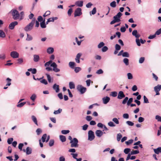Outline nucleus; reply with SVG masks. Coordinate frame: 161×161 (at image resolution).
<instances>
[{"label":"nucleus","instance_id":"f257e3e1","mask_svg":"<svg viewBox=\"0 0 161 161\" xmlns=\"http://www.w3.org/2000/svg\"><path fill=\"white\" fill-rule=\"evenodd\" d=\"M122 14L120 12H119L116 15L113 17L114 19L110 23V25H113L116 22L121 21L120 18L122 15Z\"/></svg>","mask_w":161,"mask_h":161},{"label":"nucleus","instance_id":"f03ea898","mask_svg":"<svg viewBox=\"0 0 161 161\" xmlns=\"http://www.w3.org/2000/svg\"><path fill=\"white\" fill-rule=\"evenodd\" d=\"M9 14H11L14 20H17L20 17L19 13L16 9H12L9 12Z\"/></svg>","mask_w":161,"mask_h":161},{"label":"nucleus","instance_id":"7ed1b4c3","mask_svg":"<svg viewBox=\"0 0 161 161\" xmlns=\"http://www.w3.org/2000/svg\"><path fill=\"white\" fill-rule=\"evenodd\" d=\"M132 35L136 38V42L137 45L138 46H140L141 45V44L140 42L139 39L138 38L140 36V35L138 33L137 31L136 30L133 31L132 32Z\"/></svg>","mask_w":161,"mask_h":161},{"label":"nucleus","instance_id":"20e7f679","mask_svg":"<svg viewBox=\"0 0 161 161\" xmlns=\"http://www.w3.org/2000/svg\"><path fill=\"white\" fill-rule=\"evenodd\" d=\"M35 23V19H33L31 22L27 25L24 28V30L26 31H28L31 30Z\"/></svg>","mask_w":161,"mask_h":161},{"label":"nucleus","instance_id":"39448f33","mask_svg":"<svg viewBox=\"0 0 161 161\" xmlns=\"http://www.w3.org/2000/svg\"><path fill=\"white\" fill-rule=\"evenodd\" d=\"M78 141L76 138H74L72 141H71L70 142L71 143V147H78Z\"/></svg>","mask_w":161,"mask_h":161},{"label":"nucleus","instance_id":"423d86ee","mask_svg":"<svg viewBox=\"0 0 161 161\" xmlns=\"http://www.w3.org/2000/svg\"><path fill=\"white\" fill-rule=\"evenodd\" d=\"M76 89L80 92L81 94L84 93L86 91V88L80 85H77Z\"/></svg>","mask_w":161,"mask_h":161},{"label":"nucleus","instance_id":"0eeeda50","mask_svg":"<svg viewBox=\"0 0 161 161\" xmlns=\"http://www.w3.org/2000/svg\"><path fill=\"white\" fill-rule=\"evenodd\" d=\"M82 14V9L80 8H77L75 10L74 13V17L80 16Z\"/></svg>","mask_w":161,"mask_h":161},{"label":"nucleus","instance_id":"6e6552de","mask_svg":"<svg viewBox=\"0 0 161 161\" xmlns=\"http://www.w3.org/2000/svg\"><path fill=\"white\" fill-rule=\"evenodd\" d=\"M95 136L94 132L92 130H90L88 132V140L90 141L94 139Z\"/></svg>","mask_w":161,"mask_h":161},{"label":"nucleus","instance_id":"1a4fd4ad","mask_svg":"<svg viewBox=\"0 0 161 161\" xmlns=\"http://www.w3.org/2000/svg\"><path fill=\"white\" fill-rule=\"evenodd\" d=\"M18 24V22L16 21H15L11 22L9 25L8 28L11 30L13 29L15 26Z\"/></svg>","mask_w":161,"mask_h":161},{"label":"nucleus","instance_id":"9d476101","mask_svg":"<svg viewBox=\"0 0 161 161\" xmlns=\"http://www.w3.org/2000/svg\"><path fill=\"white\" fill-rule=\"evenodd\" d=\"M125 97L124 92L122 91H120L119 92L117 98L119 99H121Z\"/></svg>","mask_w":161,"mask_h":161},{"label":"nucleus","instance_id":"9b49d317","mask_svg":"<svg viewBox=\"0 0 161 161\" xmlns=\"http://www.w3.org/2000/svg\"><path fill=\"white\" fill-rule=\"evenodd\" d=\"M10 56L13 58H16L19 57V54L16 51H12L10 53Z\"/></svg>","mask_w":161,"mask_h":161},{"label":"nucleus","instance_id":"f8f14e48","mask_svg":"<svg viewBox=\"0 0 161 161\" xmlns=\"http://www.w3.org/2000/svg\"><path fill=\"white\" fill-rule=\"evenodd\" d=\"M103 133H105V132H103L100 130H97L95 132L96 135L97 136L99 137H101Z\"/></svg>","mask_w":161,"mask_h":161},{"label":"nucleus","instance_id":"ddd939ff","mask_svg":"<svg viewBox=\"0 0 161 161\" xmlns=\"http://www.w3.org/2000/svg\"><path fill=\"white\" fill-rule=\"evenodd\" d=\"M110 100V98L108 96L104 97L102 98L103 103L104 104H107L109 102Z\"/></svg>","mask_w":161,"mask_h":161},{"label":"nucleus","instance_id":"4468645a","mask_svg":"<svg viewBox=\"0 0 161 161\" xmlns=\"http://www.w3.org/2000/svg\"><path fill=\"white\" fill-rule=\"evenodd\" d=\"M53 88L54 90H55L56 92H58L59 91V87L58 85L55 84L53 86Z\"/></svg>","mask_w":161,"mask_h":161},{"label":"nucleus","instance_id":"2eb2a0df","mask_svg":"<svg viewBox=\"0 0 161 161\" xmlns=\"http://www.w3.org/2000/svg\"><path fill=\"white\" fill-rule=\"evenodd\" d=\"M83 1H77L75 2V4L77 6L82 7L83 6Z\"/></svg>","mask_w":161,"mask_h":161},{"label":"nucleus","instance_id":"dca6fc26","mask_svg":"<svg viewBox=\"0 0 161 161\" xmlns=\"http://www.w3.org/2000/svg\"><path fill=\"white\" fill-rule=\"evenodd\" d=\"M33 60L35 62H38L40 59V57L38 55L34 54L33 55Z\"/></svg>","mask_w":161,"mask_h":161},{"label":"nucleus","instance_id":"f3484780","mask_svg":"<svg viewBox=\"0 0 161 161\" xmlns=\"http://www.w3.org/2000/svg\"><path fill=\"white\" fill-rule=\"evenodd\" d=\"M32 149L30 147H27L26 148V154L27 155H30L32 153Z\"/></svg>","mask_w":161,"mask_h":161},{"label":"nucleus","instance_id":"a211bd4d","mask_svg":"<svg viewBox=\"0 0 161 161\" xmlns=\"http://www.w3.org/2000/svg\"><path fill=\"white\" fill-rule=\"evenodd\" d=\"M153 151L155 153L158 154L161 153V147H158L156 149H153Z\"/></svg>","mask_w":161,"mask_h":161},{"label":"nucleus","instance_id":"6ab92c4d","mask_svg":"<svg viewBox=\"0 0 161 161\" xmlns=\"http://www.w3.org/2000/svg\"><path fill=\"white\" fill-rule=\"evenodd\" d=\"M40 26L42 28H45L46 27V25L45 22V18L43 20L42 22H40Z\"/></svg>","mask_w":161,"mask_h":161},{"label":"nucleus","instance_id":"aec40b11","mask_svg":"<svg viewBox=\"0 0 161 161\" xmlns=\"http://www.w3.org/2000/svg\"><path fill=\"white\" fill-rule=\"evenodd\" d=\"M54 50L53 47H49L47 49V52L49 54L52 53L54 52Z\"/></svg>","mask_w":161,"mask_h":161},{"label":"nucleus","instance_id":"412c9836","mask_svg":"<svg viewBox=\"0 0 161 161\" xmlns=\"http://www.w3.org/2000/svg\"><path fill=\"white\" fill-rule=\"evenodd\" d=\"M75 64V63L73 62H70L69 64V66L72 69L74 68Z\"/></svg>","mask_w":161,"mask_h":161},{"label":"nucleus","instance_id":"4be33fe9","mask_svg":"<svg viewBox=\"0 0 161 161\" xmlns=\"http://www.w3.org/2000/svg\"><path fill=\"white\" fill-rule=\"evenodd\" d=\"M161 89V85H158L154 87V91H160Z\"/></svg>","mask_w":161,"mask_h":161},{"label":"nucleus","instance_id":"5701e85b","mask_svg":"<svg viewBox=\"0 0 161 161\" xmlns=\"http://www.w3.org/2000/svg\"><path fill=\"white\" fill-rule=\"evenodd\" d=\"M59 138L60 141L62 142H65L66 140L65 136L63 135H60L59 136Z\"/></svg>","mask_w":161,"mask_h":161},{"label":"nucleus","instance_id":"b1692460","mask_svg":"<svg viewBox=\"0 0 161 161\" xmlns=\"http://www.w3.org/2000/svg\"><path fill=\"white\" fill-rule=\"evenodd\" d=\"M6 36L5 33L2 30H0V37L4 38Z\"/></svg>","mask_w":161,"mask_h":161},{"label":"nucleus","instance_id":"393cba45","mask_svg":"<svg viewBox=\"0 0 161 161\" xmlns=\"http://www.w3.org/2000/svg\"><path fill=\"white\" fill-rule=\"evenodd\" d=\"M69 86L70 89H74L75 88V85L72 82H70L69 83Z\"/></svg>","mask_w":161,"mask_h":161},{"label":"nucleus","instance_id":"a878e982","mask_svg":"<svg viewBox=\"0 0 161 161\" xmlns=\"http://www.w3.org/2000/svg\"><path fill=\"white\" fill-rule=\"evenodd\" d=\"M31 118L32 119V120L35 123V124L36 125H38L37 124V120L36 117L34 115H32L31 116Z\"/></svg>","mask_w":161,"mask_h":161},{"label":"nucleus","instance_id":"bb28decb","mask_svg":"<svg viewBox=\"0 0 161 161\" xmlns=\"http://www.w3.org/2000/svg\"><path fill=\"white\" fill-rule=\"evenodd\" d=\"M139 153V151L138 150H133L132 151L130 152V153H129L131 155H134L136 154Z\"/></svg>","mask_w":161,"mask_h":161},{"label":"nucleus","instance_id":"cd10ccee","mask_svg":"<svg viewBox=\"0 0 161 161\" xmlns=\"http://www.w3.org/2000/svg\"><path fill=\"white\" fill-rule=\"evenodd\" d=\"M36 98V95L35 94H33L30 97V99L33 101L34 102Z\"/></svg>","mask_w":161,"mask_h":161},{"label":"nucleus","instance_id":"c85d7f7f","mask_svg":"<svg viewBox=\"0 0 161 161\" xmlns=\"http://www.w3.org/2000/svg\"><path fill=\"white\" fill-rule=\"evenodd\" d=\"M123 62L126 65H128L129 64V60L126 58H125L124 59Z\"/></svg>","mask_w":161,"mask_h":161},{"label":"nucleus","instance_id":"c756f323","mask_svg":"<svg viewBox=\"0 0 161 161\" xmlns=\"http://www.w3.org/2000/svg\"><path fill=\"white\" fill-rule=\"evenodd\" d=\"M6 80L7 81L8 83L6 84V86H10L11 85V80L9 78H7L6 79Z\"/></svg>","mask_w":161,"mask_h":161},{"label":"nucleus","instance_id":"7c9ffc66","mask_svg":"<svg viewBox=\"0 0 161 161\" xmlns=\"http://www.w3.org/2000/svg\"><path fill=\"white\" fill-rule=\"evenodd\" d=\"M97 12V9L96 7H94L93 8L92 10L90 11V13L91 15L92 14L94 15Z\"/></svg>","mask_w":161,"mask_h":161},{"label":"nucleus","instance_id":"2f4dec72","mask_svg":"<svg viewBox=\"0 0 161 161\" xmlns=\"http://www.w3.org/2000/svg\"><path fill=\"white\" fill-rule=\"evenodd\" d=\"M54 143V141L53 139H50L49 141V145L50 147L53 146Z\"/></svg>","mask_w":161,"mask_h":161},{"label":"nucleus","instance_id":"473e14b6","mask_svg":"<svg viewBox=\"0 0 161 161\" xmlns=\"http://www.w3.org/2000/svg\"><path fill=\"white\" fill-rule=\"evenodd\" d=\"M53 61L52 60H50L48 62H47L44 64V66L45 67H48L52 63Z\"/></svg>","mask_w":161,"mask_h":161},{"label":"nucleus","instance_id":"72a5a7b5","mask_svg":"<svg viewBox=\"0 0 161 161\" xmlns=\"http://www.w3.org/2000/svg\"><path fill=\"white\" fill-rule=\"evenodd\" d=\"M117 92L116 91L112 92H111L110 95L113 97H115L117 96Z\"/></svg>","mask_w":161,"mask_h":161},{"label":"nucleus","instance_id":"f704fd0d","mask_svg":"<svg viewBox=\"0 0 161 161\" xmlns=\"http://www.w3.org/2000/svg\"><path fill=\"white\" fill-rule=\"evenodd\" d=\"M26 103V102H22L20 103H18L17 106L18 107L21 108L23 107Z\"/></svg>","mask_w":161,"mask_h":161},{"label":"nucleus","instance_id":"c9c22d12","mask_svg":"<svg viewBox=\"0 0 161 161\" xmlns=\"http://www.w3.org/2000/svg\"><path fill=\"white\" fill-rule=\"evenodd\" d=\"M122 135L120 133H118L117 134V139L118 141H120L121 138H122Z\"/></svg>","mask_w":161,"mask_h":161},{"label":"nucleus","instance_id":"e433bc0d","mask_svg":"<svg viewBox=\"0 0 161 161\" xmlns=\"http://www.w3.org/2000/svg\"><path fill=\"white\" fill-rule=\"evenodd\" d=\"M110 6L112 8H115L116 6V2L115 1L112 2L110 3Z\"/></svg>","mask_w":161,"mask_h":161},{"label":"nucleus","instance_id":"4c0bfd02","mask_svg":"<svg viewBox=\"0 0 161 161\" xmlns=\"http://www.w3.org/2000/svg\"><path fill=\"white\" fill-rule=\"evenodd\" d=\"M133 141H134L133 140V139H130V140H129L127 141H126L125 143V144L127 145H129L131 143H132L133 142Z\"/></svg>","mask_w":161,"mask_h":161},{"label":"nucleus","instance_id":"58836bf2","mask_svg":"<svg viewBox=\"0 0 161 161\" xmlns=\"http://www.w3.org/2000/svg\"><path fill=\"white\" fill-rule=\"evenodd\" d=\"M62 111V109L61 108H59L58 110L54 111L53 112V114H58L60 113Z\"/></svg>","mask_w":161,"mask_h":161},{"label":"nucleus","instance_id":"ea45409f","mask_svg":"<svg viewBox=\"0 0 161 161\" xmlns=\"http://www.w3.org/2000/svg\"><path fill=\"white\" fill-rule=\"evenodd\" d=\"M131 150V149L129 148H125L124 151V153L125 154H128L129 153V152H130Z\"/></svg>","mask_w":161,"mask_h":161},{"label":"nucleus","instance_id":"a19ab883","mask_svg":"<svg viewBox=\"0 0 161 161\" xmlns=\"http://www.w3.org/2000/svg\"><path fill=\"white\" fill-rule=\"evenodd\" d=\"M130 56L129 54L127 52H125L123 53L122 56L125 57H129Z\"/></svg>","mask_w":161,"mask_h":161},{"label":"nucleus","instance_id":"79ce46f5","mask_svg":"<svg viewBox=\"0 0 161 161\" xmlns=\"http://www.w3.org/2000/svg\"><path fill=\"white\" fill-rule=\"evenodd\" d=\"M143 103H149V101L147 98L145 96H143Z\"/></svg>","mask_w":161,"mask_h":161},{"label":"nucleus","instance_id":"37998d69","mask_svg":"<svg viewBox=\"0 0 161 161\" xmlns=\"http://www.w3.org/2000/svg\"><path fill=\"white\" fill-rule=\"evenodd\" d=\"M105 45V43L103 42H101L98 45V47L99 48H100L102 47H103Z\"/></svg>","mask_w":161,"mask_h":161},{"label":"nucleus","instance_id":"c03bdc74","mask_svg":"<svg viewBox=\"0 0 161 161\" xmlns=\"http://www.w3.org/2000/svg\"><path fill=\"white\" fill-rule=\"evenodd\" d=\"M47 135L46 134H44L42 137V139L43 142L46 141V139L47 138Z\"/></svg>","mask_w":161,"mask_h":161},{"label":"nucleus","instance_id":"a18cd8bd","mask_svg":"<svg viewBox=\"0 0 161 161\" xmlns=\"http://www.w3.org/2000/svg\"><path fill=\"white\" fill-rule=\"evenodd\" d=\"M46 75L47 76L48 81L49 83L51 82L52 81L51 80V78L50 75L47 74H46Z\"/></svg>","mask_w":161,"mask_h":161},{"label":"nucleus","instance_id":"49530a36","mask_svg":"<svg viewBox=\"0 0 161 161\" xmlns=\"http://www.w3.org/2000/svg\"><path fill=\"white\" fill-rule=\"evenodd\" d=\"M121 48V46L118 44H116L115 45V49L117 51L119 50Z\"/></svg>","mask_w":161,"mask_h":161},{"label":"nucleus","instance_id":"de8ad7c7","mask_svg":"<svg viewBox=\"0 0 161 161\" xmlns=\"http://www.w3.org/2000/svg\"><path fill=\"white\" fill-rule=\"evenodd\" d=\"M32 39V37L30 35L28 34H27V37L26 40L28 41H30Z\"/></svg>","mask_w":161,"mask_h":161},{"label":"nucleus","instance_id":"09e8293b","mask_svg":"<svg viewBox=\"0 0 161 161\" xmlns=\"http://www.w3.org/2000/svg\"><path fill=\"white\" fill-rule=\"evenodd\" d=\"M13 138H10L8 139L7 140V143L8 144H11L13 141Z\"/></svg>","mask_w":161,"mask_h":161},{"label":"nucleus","instance_id":"8fccbe9b","mask_svg":"<svg viewBox=\"0 0 161 161\" xmlns=\"http://www.w3.org/2000/svg\"><path fill=\"white\" fill-rule=\"evenodd\" d=\"M18 62L17 63L19 64H21L23 62V60L22 58H19L17 60Z\"/></svg>","mask_w":161,"mask_h":161},{"label":"nucleus","instance_id":"3c124183","mask_svg":"<svg viewBox=\"0 0 161 161\" xmlns=\"http://www.w3.org/2000/svg\"><path fill=\"white\" fill-rule=\"evenodd\" d=\"M81 69L80 67H76L75 69V73H77L80 71Z\"/></svg>","mask_w":161,"mask_h":161},{"label":"nucleus","instance_id":"603ef678","mask_svg":"<svg viewBox=\"0 0 161 161\" xmlns=\"http://www.w3.org/2000/svg\"><path fill=\"white\" fill-rule=\"evenodd\" d=\"M69 130H63L61 131V133L63 134H67L69 133Z\"/></svg>","mask_w":161,"mask_h":161},{"label":"nucleus","instance_id":"864d4df0","mask_svg":"<svg viewBox=\"0 0 161 161\" xmlns=\"http://www.w3.org/2000/svg\"><path fill=\"white\" fill-rule=\"evenodd\" d=\"M108 50V47L106 46H104L102 49V51L103 52H106Z\"/></svg>","mask_w":161,"mask_h":161},{"label":"nucleus","instance_id":"5fc2aeb1","mask_svg":"<svg viewBox=\"0 0 161 161\" xmlns=\"http://www.w3.org/2000/svg\"><path fill=\"white\" fill-rule=\"evenodd\" d=\"M20 14V20H21L24 17V13L23 11L21 12Z\"/></svg>","mask_w":161,"mask_h":161},{"label":"nucleus","instance_id":"6e6d98bb","mask_svg":"<svg viewBox=\"0 0 161 161\" xmlns=\"http://www.w3.org/2000/svg\"><path fill=\"white\" fill-rule=\"evenodd\" d=\"M73 12V9L72 8H70L68 10V14L69 16H70Z\"/></svg>","mask_w":161,"mask_h":161},{"label":"nucleus","instance_id":"4d7b16f0","mask_svg":"<svg viewBox=\"0 0 161 161\" xmlns=\"http://www.w3.org/2000/svg\"><path fill=\"white\" fill-rule=\"evenodd\" d=\"M112 121H114L116 124H118L119 123V121L117 118H114L112 119Z\"/></svg>","mask_w":161,"mask_h":161},{"label":"nucleus","instance_id":"13d9d810","mask_svg":"<svg viewBox=\"0 0 161 161\" xmlns=\"http://www.w3.org/2000/svg\"><path fill=\"white\" fill-rule=\"evenodd\" d=\"M40 82L41 83L44 84L45 85H47L48 84L47 80L45 79H43L42 80H41Z\"/></svg>","mask_w":161,"mask_h":161},{"label":"nucleus","instance_id":"bf43d9fd","mask_svg":"<svg viewBox=\"0 0 161 161\" xmlns=\"http://www.w3.org/2000/svg\"><path fill=\"white\" fill-rule=\"evenodd\" d=\"M125 97V98L122 102V103L123 104H125L127 102L128 100V97Z\"/></svg>","mask_w":161,"mask_h":161},{"label":"nucleus","instance_id":"052dcab7","mask_svg":"<svg viewBox=\"0 0 161 161\" xmlns=\"http://www.w3.org/2000/svg\"><path fill=\"white\" fill-rule=\"evenodd\" d=\"M126 123L129 125L132 126L134 125V123L130 121H127L126 122Z\"/></svg>","mask_w":161,"mask_h":161},{"label":"nucleus","instance_id":"680f3d73","mask_svg":"<svg viewBox=\"0 0 161 161\" xmlns=\"http://www.w3.org/2000/svg\"><path fill=\"white\" fill-rule=\"evenodd\" d=\"M37 134L39 135L42 132V130L40 128H38L36 130Z\"/></svg>","mask_w":161,"mask_h":161},{"label":"nucleus","instance_id":"e2e57ef3","mask_svg":"<svg viewBox=\"0 0 161 161\" xmlns=\"http://www.w3.org/2000/svg\"><path fill=\"white\" fill-rule=\"evenodd\" d=\"M155 119L158 122H161V116L157 115L155 116Z\"/></svg>","mask_w":161,"mask_h":161},{"label":"nucleus","instance_id":"0e129e2a","mask_svg":"<svg viewBox=\"0 0 161 161\" xmlns=\"http://www.w3.org/2000/svg\"><path fill=\"white\" fill-rule=\"evenodd\" d=\"M128 78V79H131L133 78V76L132 74L130 73H129L127 74Z\"/></svg>","mask_w":161,"mask_h":161},{"label":"nucleus","instance_id":"69168bd1","mask_svg":"<svg viewBox=\"0 0 161 161\" xmlns=\"http://www.w3.org/2000/svg\"><path fill=\"white\" fill-rule=\"evenodd\" d=\"M108 125L110 127H114L115 126V125L112 121L109 122L108 123Z\"/></svg>","mask_w":161,"mask_h":161},{"label":"nucleus","instance_id":"338daca9","mask_svg":"<svg viewBox=\"0 0 161 161\" xmlns=\"http://www.w3.org/2000/svg\"><path fill=\"white\" fill-rule=\"evenodd\" d=\"M37 20L38 22H42L43 20V18L41 16H39Z\"/></svg>","mask_w":161,"mask_h":161},{"label":"nucleus","instance_id":"774afa93","mask_svg":"<svg viewBox=\"0 0 161 161\" xmlns=\"http://www.w3.org/2000/svg\"><path fill=\"white\" fill-rule=\"evenodd\" d=\"M161 33V28L158 30L155 33V34L156 35H159Z\"/></svg>","mask_w":161,"mask_h":161}]
</instances>
